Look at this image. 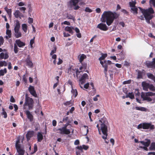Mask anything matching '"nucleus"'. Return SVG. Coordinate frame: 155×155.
I'll use <instances>...</instances> for the list:
<instances>
[{
  "label": "nucleus",
  "instance_id": "24",
  "mask_svg": "<svg viewBox=\"0 0 155 155\" xmlns=\"http://www.w3.org/2000/svg\"><path fill=\"white\" fill-rule=\"evenodd\" d=\"M15 42L17 45L20 48L24 46L25 45V43L19 40H16Z\"/></svg>",
  "mask_w": 155,
  "mask_h": 155
},
{
  "label": "nucleus",
  "instance_id": "9",
  "mask_svg": "<svg viewBox=\"0 0 155 155\" xmlns=\"http://www.w3.org/2000/svg\"><path fill=\"white\" fill-rule=\"evenodd\" d=\"M20 28V23L18 21H17L15 25L14 28V35L17 38H20L22 36L21 33L19 31Z\"/></svg>",
  "mask_w": 155,
  "mask_h": 155
},
{
  "label": "nucleus",
  "instance_id": "63",
  "mask_svg": "<svg viewBox=\"0 0 155 155\" xmlns=\"http://www.w3.org/2000/svg\"><path fill=\"white\" fill-rule=\"evenodd\" d=\"M144 17L142 15H140L138 17V18L141 20H144Z\"/></svg>",
  "mask_w": 155,
  "mask_h": 155
},
{
  "label": "nucleus",
  "instance_id": "55",
  "mask_svg": "<svg viewBox=\"0 0 155 155\" xmlns=\"http://www.w3.org/2000/svg\"><path fill=\"white\" fill-rule=\"evenodd\" d=\"M10 101L11 102L14 103L15 102V100L13 96H11L10 99Z\"/></svg>",
  "mask_w": 155,
  "mask_h": 155
},
{
  "label": "nucleus",
  "instance_id": "56",
  "mask_svg": "<svg viewBox=\"0 0 155 155\" xmlns=\"http://www.w3.org/2000/svg\"><path fill=\"white\" fill-rule=\"evenodd\" d=\"M5 54L4 53H1L0 54V58L2 59H4V56Z\"/></svg>",
  "mask_w": 155,
  "mask_h": 155
},
{
  "label": "nucleus",
  "instance_id": "18",
  "mask_svg": "<svg viewBox=\"0 0 155 155\" xmlns=\"http://www.w3.org/2000/svg\"><path fill=\"white\" fill-rule=\"evenodd\" d=\"M87 67V64L86 63L82 64V66L79 68V70L80 71H77L76 73H77L78 72L80 73V72L85 71V70L86 69Z\"/></svg>",
  "mask_w": 155,
  "mask_h": 155
},
{
  "label": "nucleus",
  "instance_id": "62",
  "mask_svg": "<svg viewBox=\"0 0 155 155\" xmlns=\"http://www.w3.org/2000/svg\"><path fill=\"white\" fill-rule=\"evenodd\" d=\"M64 36V37H69L70 36V35L68 33H66L65 32H64L63 33Z\"/></svg>",
  "mask_w": 155,
  "mask_h": 155
},
{
  "label": "nucleus",
  "instance_id": "57",
  "mask_svg": "<svg viewBox=\"0 0 155 155\" xmlns=\"http://www.w3.org/2000/svg\"><path fill=\"white\" fill-rule=\"evenodd\" d=\"M12 68V64L10 62H9L8 63V68L10 70Z\"/></svg>",
  "mask_w": 155,
  "mask_h": 155
},
{
  "label": "nucleus",
  "instance_id": "47",
  "mask_svg": "<svg viewBox=\"0 0 155 155\" xmlns=\"http://www.w3.org/2000/svg\"><path fill=\"white\" fill-rule=\"evenodd\" d=\"M64 104L65 105L67 106V105H69V106H71V103L70 101H67L66 102L64 103Z\"/></svg>",
  "mask_w": 155,
  "mask_h": 155
},
{
  "label": "nucleus",
  "instance_id": "51",
  "mask_svg": "<svg viewBox=\"0 0 155 155\" xmlns=\"http://www.w3.org/2000/svg\"><path fill=\"white\" fill-rule=\"evenodd\" d=\"M18 5L19 6H22L25 5V3H24L22 2H20L18 3Z\"/></svg>",
  "mask_w": 155,
  "mask_h": 155
},
{
  "label": "nucleus",
  "instance_id": "27",
  "mask_svg": "<svg viewBox=\"0 0 155 155\" xmlns=\"http://www.w3.org/2000/svg\"><path fill=\"white\" fill-rule=\"evenodd\" d=\"M72 90H71V93L73 95L74 97H76L78 95V93L76 89L73 88L72 86H71Z\"/></svg>",
  "mask_w": 155,
  "mask_h": 155
},
{
  "label": "nucleus",
  "instance_id": "28",
  "mask_svg": "<svg viewBox=\"0 0 155 155\" xmlns=\"http://www.w3.org/2000/svg\"><path fill=\"white\" fill-rule=\"evenodd\" d=\"M38 140V142H40L41 141L43 138V136L42 134L40 133H38L37 135Z\"/></svg>",
  "mask_w": 155,
  "mask_h": 155
},
{
  "label": "nucleus",
  "instance_id": "43",
  "mask_svg": "<svg viewBox=\"0 0 155 155\" xmlns=\"http://www.w3.org/2000/svg\"><path fill=\"white\" fill-rule=\"evenodd\" d=\"M34 38L33 39H31L30 41V47L31 48H33L32 45L34 43Z\"/></svg>",
  "mask_w": 155,
  "mask_h": 155
},
{
  "label": "nucleus",
  "instance_id": "42",
  "mask_svg": "<svg viewBox=\"0 0 155 155\" xmlns=\"http://www.w3.org/2000/svg\"><path fill=\"white\" fill-rule=\"evenodd\" d=\"M4 41L3 37L2 36H0V46L3 44Z\"/></svg>",
  "mask_w": 155,
  "mask_h": 155
},
{
  "label": "nucleus",
  "instance_id": "16",
  "mask_svg": "<svg viewBox=\"0 0 155 155\" xmlns=\"http://www.w3.org/2000/svg\"><path fill=\"white\" fill-rule=\"evenodd\" d=\"M75 149L76 155H81V153L83 152V150L82 149L81 147L78 146L76 147Z\"/></svg>",
  "mask_w": 155,
  "mask_h": 155
},
{
  "label": "nucleus",
  "instance_id": "12",
  "mask_svg": "<svg viewBox=\"0 0 155 155\" xmlns=\"http://www.w3.org/2000/svg\"><path fill=\"white\" fill-rule=\"evenodd\" d=\"M139 142L144 146V147L140 146V147L142 148L145 150H147L148 149L147 147H148L150 143V140H146L145 141H140Z\"/></svg>",
  "mask_w": 155,
  "mask_h": 155
},
{
  "label": "nucleus",
  "instance_id": "14",
  "mask_svg": "<svg viewBox=\"0 0 155 155\" xmlns=\"http://www.w3.org/2000/svg\"><path fill=\"white\" fill-rule=\"evenodd\" d=\"M146 64L148 68H155V60H154L153 58V61H146Z\"/></svg>",
  "mask_w": 155,
  "mask_h": 155
},
{
  "label": "nucleus",
  "instance_id": "54",
  "mask_svg": "<svg viewBox=\"0 0 155 155\" xmlns=\"http://www.w3.org/2000/svg\"><path fill=\"white\" fill-rule=\"evenodd\" d=\"M89 83H87L84 85V87L85 89H87L89 87Z\"/></svg>",
  "mask_w": 155,
  "mask_h": 155
},
{
  "label": "nucleus",
  "instance_id": "41",
  "mask_svg": "<svg viewBox=\"0 0 155 155\" xmlns=\"http://www.w3.org/2000/svg\"><path fill=\"white\" fill-rule=\"evenodd\" d=\"M57 56L56 54H53L52 56V58L54 59V60L53 61V63L54 64H56V59Z\"/></svg>",
  "mask_w": 155,
  "mask_h": 155
},
{
  "label": "nucleus",
  "instance_id": "8",
  "mask_svg": "<svg viewBox=\"0 0 155 155\" xmlns=\"http://www.w3.org/2000/svg\"><path fill=\"white\" fill-rule=\"evenodd\" d=\"M34 101L32 98L28 97L27 94L25 96V101L24 104V108L26 109L25 106L28 105L29 109H32L33 106Z\"/></svg>",
  "mask_w": 155,
  "mask_h": 155
},
{
  "label": "nucleus",
  "instance_id": "25",
  "mask_svg": "<svg viewBox=\"0 0 155 155\" xmlns=\"http://www.w3.org/2000/svg\"><path fill=\"white\" fill-rule=\"evenodd\" d=\"M130 9L131 12L134 15H137V14L138 8H137L136 7V6L130 8Z\"/></svg>",
  "mask_w": 155,
  "mask_h": 155
},
{
  "label": "nucleus",
  "instance_id": "39",
  "mask_svg": "<svg viewBox=\"0 0 155 155\" xmlns=\"http://www.w3.org/2000/svg\"><path fill=\"white\" fill-rule=\"evenodd\" d=\"M148 88H149L150 91H155V88L154 87L153 85L151 84H149Z\"/></svg>",
  "mask_w": 155,
  "mask_h": 155
},
{
  "label": "nucleus",
  "instance_id": "44",
  "mask_svg": "<svg viewBox=\"0 0 155 155\" xmlns=\"http://www.w3.org/2000/svg\"><path fill=\"white\" fill-rule=\"evenodd\" d=\"M85 11L87 12H92V10L88 7L86 8Z\"/></svg>",
  "mask_w": 155,
  "mask_h": 155
},
{
  "label": "nucleus",
  "instance_id": "11",
  "mask_svg": "<svg viewBox=\"0 0 155 155\" xmlns=\"http://www.w3.org/2000/svg\"><path fill=\"white\" fill-rule=\"evenodd\" d=\"M57 130L59 131L58 133L61 134L68 135L71 132L70 130L66 128V127H63Z\"/></svg>",
  "mask_w": 155,
  "mask_h": 155
},
{
  "label": "nucleus",
  "instance_id": "10",
  "mask_svg": "<svg viewBox=\"0 0 155 155\" xmlns=\"http://www.w3.org/2000/svg\"><path fill=\"white\" fill-rule=\"evenodd\" d=\"M89 77L86 73H84L82 75L81 78L79 79V85L81 88H83L82 85L86 82V80L88 79Z\"/></svg>",
  "mask_w": 155,
  "mask_h": 155
},
{
  "label": "nucleus",
  "instance_id": "21",
  "mask_svg": "<svg viewBox=\"0 0 155 155\" xmlns=\"http://www.w3.org/2000/svg\"><path fill=\"white\" fill-rule=\"evenodd\" d=\"M21 12L18 10H16L14 13L15 17L17 18L19 17L21 18V17H23V15H21Z\"/></svg>",
  "mask_w": 155,
  "mask_h": 155
},
{
  "label": "nucleus",
  "instance_id": "35",
  "mask_svg": "<svg viewBox=\"0 0 155 155\" xmlns=\"http://www.w3.org/2000/svg\"><path fill=\"white\" fill-rule=\"evenodd\" d=\"M86 58V56L84 54H82L81 55H80L79 59L80 62L81 63L83 60Z\"/></svg>",
  "mask_w": 155,
  "mask_h": 155
},
{
  "label": "nucleus",
  "instance_id": "22",
  "mask_svg": "<svg viewBox=\"0 0 155 155\" xmlns=\"http://www.w3.org/2000/svg\"><path fill=\"white\" fill-rule=\"evenodd\" d=\"M64 29L69 33L72 34L73 33V30H74V28L73 27L67 26L65 27Z\"/></svg>",
  "mask_w": 155,
  "mask_h": 155
},
{
  "label": "nucleus",
  "instance_id": "60",
  "mask_svg": "<svg viewBox=\"0 0 155 155\" xmlns=\"http://www.w3.org/2000/svg\"><path fill=\"white\" fill-rule=\"evenodd\" d=\"M59 61L57 63V64L58 65H59L61 64L62 63V60L60 58H59L58 59Z\"/></svg>",
  "mask_w": 155,
  "mask_h": 155
},
{
  "label": "nucleus",
  "instance_id": "49",
  "mask_svg": "<svg viewBox=\"0 0 155 155\" xmlns=\"http://www.w3.org/2000/svg\"><path fill=\"white\" fill-rule=\"evenodd\" d=\"M100 97V95L99 94L97 95L95 97L93 98V100L94 101H97L98 100L97 98Z\"/></svg>",
  "mask_w": 155,
  "mask_h": 155
},
{
  "label": "nucleus",
  "instance_id": "2",
  "mask_svg": "<svg viewBox=\"0 0 155 155\" xmlns=\"http://www.w3.org/2000/svg\"><path fill=\"white\" fill-rule=\"evenodd\" d=\"M142 13L143 14L146 22L149 24H150V20L153 17V14L154 11L152 8H150L148 9H142L140 7H138Z\"/></svg>",
  "mask_w": 155,
  "mask_h": 155
},
{
  "label": "nucleus",
  "instance_id": "58",
  "mask_svg": "<svg viewBox=\"0 0 155 155\" xmlns=\"http://www.w3.org/2000/svg\"><path fill=\"white\" fill-rule=\"evenodd\" d=\"M33 20L32 18H28V22L29 24H31L33 22Z\"/></svg>",
  "mask_w": 155,
  "mask_h": 155
},
{
  "label": "nucleus",
  "instance_id": "37",
  "mask_svg": "<svg viewBox=\"0 0 155 155\" xmlns=\"http://www.w3.org/2000/svg\"><path fill=\"white\" fill-rule=\"evenodd\" d=\"M7 64V63L5 61H0V67H3V66H6Z\"/></svg>",
  "mask_w": 155,
  "mask_h": 155
},
{
  "label": "nucleus",
  "instance_id": "6",
  "mask_svg": "<svg viewBox=\"0 0 155 155\" xmlns=\"http://www.w3.org/2000/svg\"><path fill=\"white\" fill-rule=\"evenodd\" d=\"M15 146L18 155H24L25 150L23 146L20 144L19 139H18L16 141Z\"/></svg>",
  "mask_w": 155,
  "mask_h": 155
},
{
  "label": "nucleus",
  "instance_id": "19",
  "mask_svg": "<svg viewBox=\"0 0 155 155\" xmlns=\"http://www.w3.org/2000/svg\"><path fill=\"white\" fill-rule=\"evenodd\" d=\"M6 35L5 37V38L7 40L9 38H11L12 36V31L9 29L6 30Z\"/></svg>",
  "mask_w": 155,
  "mask_h": 155
},
{
  "label": "nucleus",
  "instance_id": "1",
  "mask_svg": "<svg viewBox=\"0 0 155 155\" xmlns=\"http://www.w3.org/2000/svg\"><path fill=\"white\" fill-rule=\"evenodd\" d=\"M119 16V14L115 12L104 11L102 15L101 20L102 22H106L109 26L113 23L114 19L118 18Z\"/></svg>",
  "mask_w": 155,
  "mask_h": 155
},
{
  "label": "nucleus",
  "instance_id": "40",
  "mask_svg": "<svg viewBox=\"0 0 155 155\" xmlns=\"http://www.w3.org/2000/svg\"><path fill=\"white\" fill-rule=\"evenodd\" d=\"M79 147H81L82 148V149H84L85 150H87L89 148V147L88 146L85 145H83L82 146H80Z\"/></svg>",
  "mask_w": 155,
  "mask_h": 155
},
{
  "label": "nucleus",
  "instance_id": "45",
  "mask_svg": "<svg viewBox=\"0 0 155 155\" xmlns=\"http://www.w3.org/2000/svg\"><path fill=\"white\" fill-rule=\"evenodd\" d=\"M3 112L2 114L4 115V117L5 118H6L7 117V113L5 111H4V109H2Z\"/></svg>",
  "mask_w": 155,
  "mask_h": 155
},
{
  "label": "nucleus",
  "instance_id": "5",
  "mask_svg": "<svg viewBox=\"0 0 155 155\" xmlns=\"http://www.w3.org/2000/svg\"><path fill=\"white\" fill-rule=\"evenodd\" d=\"M141 96L143 100L147 101L148 102L155 100V93L151 92L145 93L142 92Z\"/></svg>",
  "mask_w": 155,
  "mask_h": 155
},
{
  "label": "nucleus",
  "instance_id": "13",
  "mask_svg": "<svg viewBox=\"0 0 155 155\" xmlns=\"http://www.w3.org/2000/svg\"><path fill=\"white\" fill-rule=\"evenodd\" d=\"M97 28L104 31H106L108 29V28L106 25L105 24L102 23H100L98 24Z\"/></svg>",
  "mask_w": 155,
  "mask_h": 155
},
{
  "label": "nucleus",
  "instance_id": "26",
  "mask_svg": "<svg viewBox=\"0 0 155 155\" xmlns=\"http://www.w3.org/2000/svg\"><path fill=\"white\" fill-rule=\"evenodd\" d=\"M34 134V132L33 131H28L26 134V137L28 140H29L30 138L32 137Z\"/></svg>",
  "mask_w": 155,
  "mask_h": 155
},
{
  "label": "nucleus",
  "instance_id": "32",
  "mask_svg": "<svg viewBox=\"0 0 155 155\" xmlns=\"http://www.w3.org/2000/svg\"><path fill=\"white\" fill-rule=\"evenodd\" d=\"M135 109L137 110L144 111H146L147 110L146 108L143 107H135Z\"/></svg>",
  "mask_w": 155,
  "mask_h": 155
},
{
  "label": "nucleus",
  "instance_id": "3",
  "mask_svg": "<svg viewBox=\"0 0 155 155\" xmlns=\"http://www.w3.org/2000/svg\"><path fill=\"white\" fill-rule=\"evenodd\" d=\"M99 121L101 126L100 131H101L104 135L102 137L103 139H105L107 135V121L106 118H103L99 120Z\"/></svg>",
  "mask_w": 155,
  "mask_h": 155
},
{
  "label": "nucleus",
  "instance_id": "30",
  "mask_svg": "<svg viewBox=\"0 0 155 155\" xmlns=\"http://www.w3.org/2000/svg\"><path fill=\"white\" fill-rule=\"evenodd\" d=\"M4 9L6 12L7 14L9 15L10 17H11L12 15V10L11 9H8L7 7L4 8Z\"/></svg>",
  "mask_w": 155,
  "mask_h": 155
},
{
  "label": "nucleus",
  "instance_id": "53",
  "mask_svg": "<svg viewBox=\"0 0 155 155\" xmlns=\"http://www.w3.org/2000/svg\"><path fill=\"white\" fill-rule=\"evenodd\" d=\"M14 51L15 53H17L18 52V47L16 45H15Z\"/></svg>",
  "mask_w": 155,
  "mask_h": 155
},
{
  "label": "nucleus",
  "instance_id": "29",
  "mask_svg": "<svg viewBox=\"0 0 155 155\" xmlns=\"http://www.w3.org/2000/svg\"><path fill=\"white\" fill-rule=\"evenodd\" d=\"M147 76L148 78L152 79L155 82V76H154L153 74L148 73L147 74Z\"/></svg>",
  "mask_w": 155,
  "mask_h": 155
},
{
  "label": "nucleus",
  "instance_id": "50",
  "mask_svg": "<svg viewBox=\"0 0 155 155\" xmlns=\"http://www.w3.org/2000/svg\"><path fill=\"white\" fill-rule=\"evenodd\" d=\"M56 48H54V49L52 50L51 52L50 53V54L51 55H53V54L56 52Z\"/></svg>",
  "mask_w": 155,
  "mask_h": 155
},
{
  "label": "nucleus",
  "instance_id": "17",
  "mask_svg": "<svg viewBox=\"0 0 155 155\" xmlns=\"http://www.w3.org/2000/svg\"><path fill=\"white\" fill-rule=\"evenodd\" d=\"M30 57L29 55L28 56L26 59V62L27 65L30 68L33 67V64L32 62L30 59Z\"/></svg>",
  "mask_w": 155,
  "mask_h": 155
},
{
  "label": "nucleus",
  "instance_id": "20",
  "mask_svg": "<svg viewBox=\"0 0 155 155\" xmlns=\"http://www.w3.org/2000/svg\"><path fill=\"white\" fill-rule=\"evenodd\" d=\"M142 85L143 87V89L144 90L146 91H148V88L149 85V84L145 82H143L142 83Z\"/></svg>",
  "mask_w": 155,
  "mask_h": 155
},
{
  "label": "nucleus",
  "instance_id": "33",
  "mask_svg": "<svg viewBox=\"0 0 155 155\" xmlns=\"http://www.w3.org/2000/svg\"><path fill=\"white\" fill-rule=\"evenodd\" d=\"M7 73V69L5 68L4 69H1L0 70V76H3L5 74Z\"/></svg>",
  "mask_w": 155,
  "mask_h": 155
},
{
  "label": "nucleus",
  "instance_id": "61",
  "mask_svg": "<svg viewBox=\"0 0 155 155\" xmlns=\"http://www.w3.org/2000/svg\"><path fill=\"white\" fill-rule=\"evenodd\" d=\"M23 80L25 83H26L27 82V80L26 78L25 75H24L23 76Z\"/></svg>",
  "mask_w": 155,
  "mask_h": 155
},
{
  "label": "nucleus",
  "instance_id": "48",
  "mask_svg": "<svg viewBox=\"0 0 155 155\" xmlns=\"http://www.w3.org/2000/svg\"><path fill=\"white\" fill-rule=\"evenodd\" d=\"M19 9L21 11H23V13H24L25 12V11L26 10V8L25 7H20L19 8Z\"/></svg>",
  "mask_w": 155,
  "mask_h": 155
},
{
  "label": "nucleus",
  "instance_id": "38",
  "mask_svg": "<svg viewBox=\"0 0 155 155\" xmlns=\"http://www.w3.org/2000/svg\"><path fill=\"white\" fill-rule=\"evenodd\" d=\"M149 149L151 150H155V143H152L150 145Z\"/></svg>",
  "mask_w": 155,
  "mask_h": 155
},
{
  "label": "nucleus",
  "instance_id": "15",
  "mask_svg": "<svg viewBox=\"0 0 155 155\" xmlns=\"http://www.w3.org/2000/svg\"><path fill=\"white\" fill-rule=\"evenodd\" d=\"M28 90L31 95L35 97H37V94L35 90L34 87L30 86L28 88Z\"/></svg>",
  "mask_w": 155,
  "mask_h": 155
},
{
  "label": "nucleus",
  "instance_id": "52",
  "mask_svg": "<svg viewBox=\"0 0 155 155\" xmlns=\"http://www.w3.org/2000/svg\"><path fill=\"white\" fill-rule=\"evenodd\" d=\"M64 24L66 25H70V23L67 21H65L63 23H62V24Z\"/></svg>",
  "mask_w": 155,
  "mask_h": 155
},
{
  "label": "nucleus",
  "instance_id": "31",
  "mask_svg": "<svg viewBox=\"0 0 155 155\" xmlns=\"http://www.w3.org/2000/svg\"><path fill=\"white\" fill-rule=\"evenodd\" d=\"M22 28L23 31L26 33L27 31L28 27L27 25L25 24H23L22 25Z\"/></svg>",
  "mask_w": 155,
  "mask_h": 155
},
{
  "label": "nucleus",
  "instance_id": "36",
  "mask_svg": "<svg viewBox=\"0 0 155 155\" xmlns=\"http://www.w3.org/2000/svg\"><path fill=\"white\" fill-rule=\"evenodd\" d=\"M126 97H129L131 99H133L134 98V94L132 93H129L127 95Z\"/></svg>",
  "mask_w": 155,
  "mask_h": 155
},
{
  "label": "nucleus",
  "instance_id": "34",
  "mask_svg": "<svg viewBox=\"0 0 155 155\" xmlns=\"http://www.w3.org/2000/svg\"><path fill=\"white\" fill-rule=\"evenodd\" d=\"M136 4V2L135 1H132L129 2V4L130 8L134 7H135Z\"/></svg>",
  "mask_w": 155,
  "mask_h": 155
},
{
  "label": "nucleus",
  "instance_id": "23",
  "mask_svg": "<svg viewBox=\"0 0 155 155\" xmlns=\"http://www.w3.org/2000/svg\"><path fill=\"white\" fill-rule=\"evenodd\" d=\"M26 114L27 118L30 120V121H32L33 120V117L30 112L28 110H27L26 112Z\"/></svg>",
  "mask_w": 155,
  "mask_h": 155
},
{
  "label": "nucleus",
  "instance_id": "4",
  "mask_svg": "<svg viewBox=\"0 0 155 155\" xmlns=\"http://www.w3.org/2000/svg\"><path fill=\"white\" fill-rule=\"evenodd\" d=\"M107 56V54H102L101 56L99 58V60L100 61V63L102 65L103 68H104V73L106 77L107 75V71L108 65L110 64H112L110 60L104 61L103 62L102 60H104Z\"/></svg>",
  "mask_w": 155,
  "mask_h": 155
},
{
  "label": "nucleus",
  "instance_id": "64",
  "mask_svg": "<svg viewBox=\"0 0 155 155\" xmlns=\"http://www.w3.org/2000/svg\"><path fill=\"white\" fill-rule=\"evenodd\" d=\"M8 58V56L7 53H5L4 54V59H7Z\"/></svg>",
  "mask_w": 155,
  "mask_h": 155
},
{
  "label": "nucleus",
  "instance_id": "46",
  "mask_svg": "<svg viewBox=\"0 0 155 155\" xmlns=\"http://www.w3.org/2000/svg\"><path fill=\"white\" fill-rule=\"evenodd\" d=\"M150 4H152L154 7H155V0H150Z\"/></svg>",
  "mask_w": 155,
  "mask_h": 155
},
{
  "label": "nucleus",
  "instance_id": "7",
  "mask_svg": "<svg viewBox=\"0 0 155 155\" xmlns=\"http://www.w3.org/2000/svg\"><path fill=\"white\" fill-rule=\"evenodd\" d=\"M138 129L143 128V129L153 130L154 128V126L150 123H144L140 124L137 126Z\"/></svg>",
  "mask_w": 155,
  "mask_h": 155
},
{
  "label": "nucleus",
  "instance_id": "59",
  "mask_svg": "<svg viewBox=\"0 0 155 155\" xmlns=\"http://www.w3.org/2000/svg\"><path fill=\"white\" fill-rule=\"evenodd\" d=\"M79 144V140H76L74 142V144L75 145H78Z\"/></svg>",
  "mask_w": 155,
  "mask_h": 155
}]
</instances>
